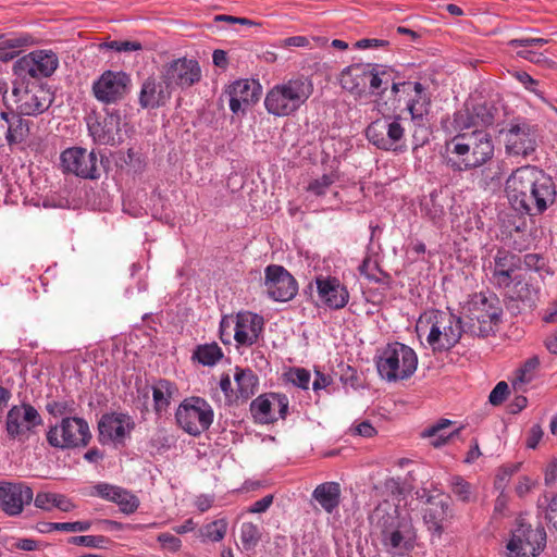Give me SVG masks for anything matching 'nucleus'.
Returning a JSON list of instances; mask_svg holds the SVG:
<instances>
[{
	"label": "nucleus",
	"mask_w": 557,
	"mask_h": 557,
	"mask_svg": "<svg viewBox=\"0 0 557 557\" xmlns=\"http://www.w3.org/2000/svg\"><path fill=\"white\" fill-rule=\"evenodd\" d=\"M505 190L516 210L530 214L543 213L557 196L552 176L534 165L513 171L506 181Z\"/></svg>",
	"instance_id": "f257e3e1"
},
{
	"label": "nucleus",
	"mask_w": 557,
	"mask_h": 557,
	"mask_svg": "<svg viewBox=\"0 0 557 557\" xmlns=\"http://www.w3.org/2000/svg\"><path fill=\"white\" fill-rule=\"evenodd\" d=\"M494 157V143L484 129L457 133L444 145V161L453 172H468L486 164Z\"/></svg>",
	"instance_id": "f03ea898"
},
{
	"label": "nucleus",
	"mask_w": 557,
	"mask_h": 557,
	"mask_svg": "<svg viewBox=\"0 0 557 557\" xmlns=\"http://www.w3.org/2000/svg\"><path fill=\"white\" fill-rule=\"evenodd\" d=\"M370 521L386 554L403 557L414 548V528L408 518L400 516L397 507L388 503L379 505L370 516Z\"/></svg>",
	"instance_id": "7ed1b4c3"
},
{
	"label": "nucleus",
	"mask_w": 557,
	"mask_h": 557,
	"mask_svg": "<svg viewBox=\"0 0 557 557\" xmlns=\"http://www.w3.org/2000/svg\"><path fill=\"white\" fill-rule=\"evenodd\" d=\"M417 330H428L426 342L433 351L450 350L467 331L460 317L437 309L424 312L417 323Z\"/></svg>",
	"instance_id": "20e7f679"
},
{
	"label": "nucleus",
	"mask_w": 557,
	"mask_h": 557,
	"mask_svg": "<svg viewBox=\"0 0 557 557\" xmlns=\"http://www.w3.org/2000/svg\"><path fill=\"white\" fill-rule=\"evenodd\" d=\"M313 92L312 81L305 76L274 85L265 95L264 107L274 116H289L297 112Z\"/></svg>",
	"instance_id": "39448f33"
},
{
	"label": "nucleus",
	"mask_w": 557,
	"mask_h": 557,
	"mask_svg": "<svg viewBox=\"0 0 557 557\" xmlns=\"http://www.w3.org/2000/svg\"><path fill=\"white\" fill-rule=\"evenodd\" d=\"M466 333L472 336L486 337L495 332L500 321L503 309L494 293H475L463 307Z\"/></svg>",
	"instance_id": "423d86ee"
},
{
	"label": "nucleus",
	"mask_w": 557,
	"mask_h": 557,
	"mask_svg": "<svg viewBox=\"0 0 557 557\" xmlns=\"http://www.w3.org/2000/svg\"><path fill=\"white\" fill-rule=\"evenodd\" d=\"M377 373L386 382L408 380L418 367L416 351L399 342L388 343L375 358Z\"/></svg>",
	"instance_id": "0eeeda50"
},
{
	"label": "nucleus",
	"mask_w": 557,
	"mask_h": 557,
	"mask_svg": "<svg viewBox=\"0 0 557 557\" xmlns=\"http://www.w3.org/2000/svg\"><path fill=\"white\" fill-rule=\"evenodd\" d=\"M483 270L488 283L504 292L523 276L522 257L500 247L488 260H484Z\"/></svg>",
	"instance_id": "6e6552de"
},
{
	"label": "nucleus",
	"mask_w": 557,
	"mask_h": 557,
	"mask_svg": "<svg viewBox=\"0 0 557 557\" xmlns=\"http://www.w3.org/2000/svg\"><path fill=\"white\" fill-rule=\"evenodd\" d=\"M505 140V152L509 157L528 159L539 147L540 128L525 117L512 119L502 131Z\"/></svg>",
	"instance_id": "1a4fd4ad"
},
{
	"label": "nucleus",
	"mask_w": 557,
	"mask_h": 557,
	"mask_svg": "<svg viewBox=\"0 0 557 557\" xmlns=\"http://www.w3.org/2000/svg\"><path fill=\"white\" fill-rule=\"evenodd\" d=\"M10 100L13 102L14 108L11 107L7 111H12L13 114L24 119V116H38L46 112L52 104L53 96L42 85L15 82Z\"/></svg>",
	"instance_id": "9d476101"
},
{
	"label": "nucleus",
	"mask_w": 557,
	"mask_h": 557,
	"mask_svg": "<svg viewBox=\"0 0 557 557\" xmlns=\"http://www.w3.org/2000/svg\"><path fill=\"white\" fill-rule=\"evenodd\" d=\"M400 115H384L371 122L366 128V137L380 150L405 151V127Z\"/></svg>",
	"instance_id": "9b49d317"
},
{
	"label": "nucleus",
	"mask_w": 557,
	"mask_h": 557,
	"mask_svg": "<svg viewBox=\"0 0 557 557\" xmlns=\"http://www.w3.org/2000/svg\"><path fill=\"white\" fill-rule=\"evenodd\" d=\"M214 418L211 405L202 397L185 398L177 407L175 419L178 426L191 436L208 431Z\"/></svg>",
	"instance_id": "f8f14e48"
},
{
	"label": "nucleus",
	"mask_w": 557,
	"mask_h": 557,
	"mask_svg": "<svg viewBox=\"0 0 557 557\" xmlns=\"http://www.w3.org/2000/svg\"><path fill=\"white\" fill-rule=\"evenodd\" d=\"M91 440L87 421L78 417H66L47 432V442L59 449L86 447Z\"/></svg>",
	"instance_id": "ddd939ff"
},
{
	"label": "nucleus",
	"mask_w": 557,
	"mask_h": 557,
	"mask_svg": "<svg viewBox=\"0 0 557 557\" xmlns=\"http://www.w3.org/2000/svg\"><path fill=\"white\" fill-rule=\"evenodd\" d=\"M132 88L131 75L124 71L106 70L91 85L95 99L104 106L123 101Z\"/></svg>",
	"instance_id": "4468645a"
},
{
	"label": "nucleus",
	"mask_w": 557,
	"mask_h": 557,
	"mask_svg": "<svg viewBox=\"0 0 557 557\" xmlns=\"http://www.w3.org/2000/svg\"><path fill=\"white\" fill-rule=\"evenodd\" d=\"M546 545V532L543 527L533 529L522 519L507 544L510 557H537Z\"/></svg>",
	"instance_id": "2eb2a0df"
},
{
	"label": "nucleus",
	"mask_w": 557,
	"mask_h": 557,
	"mask_svg": "<svg viewBox=\"0 0 557 557\" xmlns=\"http://www.w3.org/2000/svg\"><path fill=\"white\" fill-rule=\"evenodd\" d=\"M59 66V58L52 50L38 49L21 57L14 63L18 76L45 78L51 76Z\"/></svg>",
	"instance_id": "dca6fc26"
},
{
	"label": "nucleus",
	"mask_w": 557,
	"mask_h": 557,
	"mask_svg": "<svg viewBox=\"0 0 557 557\" xmlns=\"http://www.w3.org/2000/svg\"><path fill=\"white\" fill-rule=\"evenodd\" d=\"M264 286L269 298L274 301H289L298 292L296 278L283 267L270 264L264 270Z\"/></svg>",
	"instance_id": "f3484780"
},
{
	"label": "nucleus",
	"mask_w": 557,
	"mask_h": 557,
	"mask_svg": "<svg viewBox=\"0 0 557 557\" xmlns=\"http://www.w3.org/2000/svg\"><path fill=\"white\" fill-rule=\"evenodd\" d=\"M63 172L85 180H96L100 176L97 156L82 147H71L60 156Z\"/></svg>",
	"instance_id": "a211bd4d"
},
{
	"label": "nucleus",
	"mask_w": 557,
	"mask_h": 557,
	"mask_svg": "<svg viewBox=\"0 0 557 557\" xmlns=\"http://www.w3.org/2000/svg\"><path fill=\"white\" fill-rule=\"evenodd\" d=\"M134 428L135 422L127 413H104L98 423L99 441L102 444L124 446L126 440L131 437Z\"/></svg>",
	"instance_id": "6ab92c4d"
},
{
	"label": "nucleus",
	"mask_w": 557,
	"mask_h": 557,
	"mask_svg": "<svg viewBox=\"0 0 557 557\" xmlns=\"http://www.w3.org/2000/svg\"><path fill=\"white\" fill-rule=\"evenodd\" d=\"M44 423L38 410L30 404L14 405L7 413L5 430L9 437L22 438Z\"/></svg>",
	"instance_id": "aec40b11"
},
{
	"label": "nucleus",
	"mask_w": 557,
	"mask_h": 557,
	"mask_svg": "<svg viewBox=\"0 0 557 557\" xmlns=\"http://www.w3.org/2000/svg\"><path fill=\"white\" fill-rule=\"evenodd\" d=\"M161 73L162 78L171 89L174 87L189 88L201 78V69L198 61L187 58L172 60L163 66Z\"/></svg>",
	"instance_id": "412c9836"
},
{
	"label": "nucleus",
	"mask_w": 557,
	"mask_h": 557,
	"mask_svg": "<svg viewBox=\"0 0 557 557\" xmlns=\"http://www.w3.org/2000/svg\"><path fill=\"white\" fill-rule=\"evenodd\" d=\"M34 498L33 490L25 482H0V509L9 517L21 515Z\"/></svg>",
	"instance_id": "4be33fe9"
},
{
	"label": "nucleus",
	"mask_w": 557,
	"mask_h": 557,
	"mask_svg": "<svg viewBox=\"0 0 557 557\" xmlns=\"http://www.w3.org/2000/svg\"><path fill=\"white\" fill-rule=\"evenodd\" d=\"M122 116L120 110L106 111L104 117L88 122V131L94 141L99 145L115 146L123 141Z\"/></svg>",
	"instance_id": "5701e85b"
},
{
	"label": "nucleus",
	"mask_w": 557,
	"mask_h": 557,
	"mask_svg": "<svg viewBox=\"0 0 557 557\" xmlns=\"http://www.w3.org/2000/svg\"><path fill=\"white\" fill-rule=\"evenodd\" d=\"M30 133L29 122L12 111L0 112V149L8 146L13 151L25 143Z\"/></svg>",
	"instance_id": "b1692460"
},
{
	"label": "nucleus",
	"mask_w": 557,
	"mask_h": 557,
	"mask_svg": "<svg viewBox=\"0 0 557 557\" xmlns=\"http://www.w3.org/2000/svg\"><path fill=\"white\" fill-rule=\"evenodd\" d=\"M503 293L508 299V307L518 312L532 310L540 299V286L525 275Z\"/></svg>",
	"instance_id": "393cba45"
},
{
	"label": "nucleus",
	"mask_w": 557,
	"mask_h": 557,
	"mask_svg": "<svg viewBox=\"0 0 557 557\" xmlns=\"http://www.w3.org/2000/svg\"><path fill=\"white\" fill-rule=\"evenodd\" d=\"M320 301L331 310H341L349 302L347 287L336 276L318 275L314 278Z\"/></svg>",
	"instance_id": "a878e982"
},
{
	"label": "nucleus",
	"mask_w": 557,
	"mask_h": 557,
	"mask_svg": "<svg viewBox=\"0 0 557 557\" xmlns=\"http://www.w3.org/2000/svg\"><path fill=\"white\" fill-rule=\"evenodd\" d=\"M171 97L172 90L163 78L158 81L149 76L140 85L138 103L144 110H153L166 106Z\"/></svg>",
	"instance_id": "bb28decb"
},
{
	"label": "nucleus",
	"mask_w": 557,
	"mask_h": 557,
	"mask_svg": "<svg viewBox=\"0 0 557 557\" xmlns=\"http://www.w3.org/2000/svg\"><path fill=\"white\" fill-rule=\"evenodd\" d=\"M263 318L250 311L239 312L236 315V324L234 329V339L238 346L250 347L255 345L262 331Z\"/></svg>",
	"instance_id": "cd10ccee"
},
{
	"label": "nucleus",
	"mask_w": 557,
	"mask_h": 557,
	"mask_svg": "<svg viewBox=\"0 0 557 557\" xmlns=\"http://www.w3.org/2000/svg\"><path fill=\"white\" fill-rule=\"evenodd\" d=\"M94 494L119 506L125 515L134 513L139 505V498L131 491L109 483H98L94 486Z\"/></svg>",
	"instance_id": "c85d7f7f"
},
{
	"label": "nucleus",
	"mask_w": 557,
	"mask_h": 557,
	"mask_svg": "<svg viewBox=\"0 0 557 557\" xmlns=\"http://www.w3.org/2000/svg\"><path fill=\"white\" fill-rule=\"evenodd\" d=\"M261 94L260 85L252 81L239 79L230 87V109L238 113L243 106H250L259 100Z\"/></svg>",
	"instance_id": "c756f323"
},
{
	"label": "nucleus",
	"mask_w": 557,
	"mask_h": 557,
	"mask_svg": "<svg viewBox=\"0 0 557 557\" xmlns=\"http://www.w3.org/2000/svg\"><path fill=\"white\" fill-rule=\"evenodd\" d=\"M370 64H352L345 67L339 75V84L348 92L361 97L366 94Z\"/></svg>",
	"instance_id": "7c9ffc66"
},
{
	"label": "nucleus",
	"mask_w": 557,
	"mask_h": 557,
	"mask_svg": "<svg viewBox=\"0 0 557 557\" xmlns=\"http://www.w3.org/2000/svg\"><path fill=\"white\" fill-rule=\"evenodd\" d=\"M341 485L337 482H324L313 490L311 497L327 513L336 510L341 504Z\"/></svg>",
	"instance_id": "2f4dec72"
},
{
	"label": "nucleus",
	"mask_w": 557,
	"mask_h": 557,
	"mask_svg": "<svg viewBox=\"0 0 557 557\" xmlns=\"http://www.w3.org/2000/svg\"><path fill=\"white\" fill-rule=\"evenodd\" d=\"M413 95L407 101V110L410 113L411 121L422 122L428 119L431 109V98L426 88L420 83L412 84Z\"/></svg>",
	"instance_id": "473e14b6"
},
{
	"label": "nucleus",
	"mask_w": 557,
	"mask_h": 557,
	"mask_svg": "<svg viewBox=\"0 0 557 557\" xmlns=\"http://www.w3.org/2000/svg\"><path fill=\"white\" fill-rule=\"evenodd\" d=\"M456 422L442 418L434 424L424 429L421 436L431 440V445L434 447H441L445 445L450 438L457 436L460 433L462 426L456 428L453 431H446L448 428L455 425Z\"/></svg>",
	"instance_id": "72a5a7b5"
},
{
	"label": "nucleus",
	"mask_w": 557,
	"mask_h": 557,
	"mask_svg": "<svg viewBox=\"0 0 557 557\" xmlns=\"http://www.w3.org/2000/svg\"><path fill=\"white\" fill-rule=\"evenodd\" d=\"M234 381L236 384V395L235 398L238 399H248L250 398L258 387V376L253 373V371L249 368H235Z\"/></svg>",
	"instance_id": "f704fd0d"
},
{
	"label": "nucleus",
	"mask_w": 557,
	"mask_h": 557,
	"mask_svg": "<svg viewBox=\"0 0 557 557\" xmlns=\"http://www.w3.org/2000/svg\"><path fill=\"white\" fill-rule=\"evenodd\" d=\"M395 78L393 69L370 64L368 85L371 94L382 96L387 90L389 83Z\"/></svg>",
	"instance_id": "c9c22d12"
},
{
	"label": "nucleus",
	"mask_w": 557,
	"mask_h": 557,
	"mask_svg": "<svg viewBox=\"0 0 557 557\" xmlns=\"http://www.w3.org/2000/svg\"><path fill=\"white\" fill-rule=\"evenodd\" d=\"M33 499L35 507L45 511L58 508L61 511L69 512L75 508L74 503L69 497L59 493L38 492Z\"/></svg>",
	"instance_id": "e433bc0d"
},
{
	"label": "nucleus",
	"mask_w": 557,
	"mask_h": 557,
	"mask_svg": "<svg viewBox=\"0 0 557 557\" xmlns=\"http://www.w3.org/2000/svg\"><path fill=\"white\" fill-rule=\"evenodd\" d=\"M177 393L176 384L165 380H158L152 386L153 407L157 413L166 411L171 400Z\"/></svg>",
	"instance_id": "4c0bfd02"
},
{
	"label": "nucleus",
	"mask_w": 557,
	"mask_h": 557,
	"mask_svg": "<svg viewBox=\"0 0 557 557\" xmlns=\"http://www.w3.org/2000/svg\"><path fill=\"white\" fill-rule=\"evenodd\" d=\"M275 403L271 397V393L263 394L253 399L250 404V412L256 421L269 424L277 421L274 412Z\"/></svg>",
	"instance_id": "58836bf2"
},
{
	"label": "nucleus",
	"mask_w": 557,
	"mask_h": 557,
	"mask_svg": "<svg viewBox=\"0 0 557 557\" xmlns=\"http://www.w3.org/2000/svg\"><path fill=\"white\" fill-rule=\"evenodd\" d=\"M451 517V510L447 502L440 500L431 504L425 510L423 519L429 529L437 533L444 531V523Z\"/></svg>",
	"instance_id": "ea45409f"
},
{
	"label": "nucleus",
	"mask_w": 557,
	"mask_h": 557,
	"mask_svg": "<svg viewBox=\"0 0 557 557\" xmlns=\"http://www.w3.org/2000/svg\"><path fill=\"white\" fill-rule=\"evenodd\" d=\"M223 356L222 348L215 342L198 345L193 351V360L206 367L215 366Z\"/></svg>",
	"instance_id": "a19ab883"
},
{
	"label": "nucleus",
	"mask_w": 557,
	"mask_h": 557,
	"mask_svg": "<svg viewBox=\"0 0 557 557\" xmlns=\"http://www.w3.org/2000/svg\"><path fill=\"white\" fill-rule=\"evenodd\" d=\"M337 175L330 173L311 181L307 186V191L317 198H323L331 194L333 198H337L338 193L334 189Z\"/></svg>",
	"instance_id": "79ce46f5"
},
{
	"label": "nucleus",
	"mask_w": 557,
	"mask_h": 557,
	"mask_svg": "<svg viewBox=\"0 0 557 557\" xmlns=\"http://www.w3.org/2000/svg\"><path fill=\"white\" fill-rule=\"evenodd\" d=\"M227 521L225 519H216L198 530V537L202 543H218L221 542L227 532Z\"/></svg>",
	"instance_id": "37998d69"
},
{
	"label": "nucleus",
	"mask_w": 557,
	"mask_h": 557,
	"mask_svg": "<svg viewBox=\"0 0 557 557\" xmlns=\"http://www.w3.org/2000/svg\"><path fill=\"white\" fill-rule=\"evenodd\" d=\"M539 366V358L531 357L519 369H517L515 379L511 382L515 391H524L523 386L533 381L535 376V370Z\"/></svg>",
	"instance_id": "c03bdc74"
},
{
	"label": "nucleus",
	"mask_w": 557,
	"mask_h": 557,
	"mask_svg": "<svg viewBox=\"0 0 557 557\" xmlns=\"http://www.w3.org/2000/svg\"><path fill=\"white\" fill-rule=\"evenodd\" d=\"M261 536L262 533L258 524L252 522L242 523L239 529V540L244 550H253L261 541Z\"/></svg>",
	"instance_id": "a18cd8bd"
},
{
	"label": "nucleus",
	"mask_w": 557,
	"mask_h": 557,
	"mask_svg": "<svg viewBox=\"0 0 557 557\" xmlns=\"http://www.w3.org/2000/svg\"><path fill=\"white\" fill-rule=\"evenodd\" d=\"M311 374L309 370L299 367H290L283 373V380L298 388H309Z\"/></svg>",
	"instance_id": "49530a36"
},
{
	"label": "nucleus",
	"mask_w": 557,
	"mask_h": 557,
	"mask_svg": "<svg viewBox=\"0 0 557 557\" xmlns=\"http://www.w3.org/2000/svg\"><path fill=\"white\" fill-rule=\"evenodd\" d=\"M453 127L457 133L479 129L470 109L458 110L453 115Z\"/></svg>",
	"instance_id": "de8ad7c7"
},
{
	"label": "nucleus",
	"mask_w": 557,
	"mask_h": 557,
	"mask_svg": "<svg viewBox=\"0 0 557 557\" xmlns=\"http://www.w3.org/2000/svg\"><path fill=\"white\" fill-rule=\"evenodd\" d=\"M359 272L367 280L374 283H383V278L388 277V275L380 269L376 261L372 260L370 257L363 259L359 265Z\"/></svg>",
	"instance_id": "09e8293b"
},
{
	"label": "nucleus",
	"mask_w": 557,
	"mask_h": 557,
	"mask_svg": "<svg viewBox=\"0 0 557 557\" xmlns=\"http://www.w3.org/2000/svg\"><path fill=\"white\" fill-rule=\"evenodd\" d=\"M449 486L453 494L462 503H469L472 497L471 484L461 475H453L449 478Z\"/></svg>",
	"instance_id": "8fccbe9b"
},
{
	"label": "nucleus",
	"mask_w": 557,
	"mask_h": 557,
	"mask_svg": "<svg viewBox=\"0 0 557 557\" xmlns=\"http://www.w3.org/2000/svg\"><path fill=\"white\" fill-rule=\"evenodd\" d=\"M413 125L412 131V145L413 149L423 147L430 141L431 129L429 120L423 119L422 122L411 121Z\"/></svg>",
	"instance_id": "3c124183"
},
{
	"label": "nucleus",
	"mask_w": 557,
	"mask_h": 557,
	"mask_svg": "<svg viewBox=\"0 0 557 557\" xmlns=\"http://www.w3.org/2000/svg\"><path fill=\"white\" fill-rule=\"evenodd\" d=\"M27 40L23 37L0 38V57L3 60L13 59L18 48L25 46Z\"/></svg>",
	"instance_id": "603ef678"
},
{
	"label": "nucleus",
	"mask_w": 557,
	"mask_h": 557,
	"mask_svg": "<svg viewBox=\"0 0 557 557\" xmlns=\"http://www.w3.org/2000/svg\"><path fill=\"white\" fill-rule=\"evenodd\" d=\"M67 543L90 548H103L108 539L103 535H75L67 539Z\"/></svg>",
	"instance_id": "864d4df0"
},
{
	"label": "nucleus",
	"mask_w": 557,
	"mask_h": 557,
	"mask_svg": "<svg viewBox=\"0 0 557 557\" xmlns=\"http://www.w3.org/2000/svg\"><path fill=\"white\" fill-rule=\"evenodd\" d=\"M539 506L545 507V518L548 523L557 531V494H545L539 499Z\"/></svg>",
	"instance_id": "5fc2aeb1"
},
{
	"label": "nucleus",
	"mask_w": 557,
	"mask_h": 557,
	"mask_svg": "<svg viewBox=\"0 0 557 557\" xmlns=\"http://www.w3.org/2000/svg\"><path fill=\"white\" fill-rule=\"evenodd\" d=\"M474 121L476 122L478 128L480 126H490L494 123L495 115L493 110L485 103L475 104L470 109Z\"/></svg>",
	"instance_id": "6e6d98bb"
},
{
	"label": "nucleus",
	"mask_w": 557,
	"mask_h": 557,
	"mask_svg": "<svg viewBox=\"0 0 557 557\" xmlns=\"http://www.w3.org/2000/svg\"><path fill=\"white\" fill-rule=\"evenodd\" d=\"M422 211L433 223H438L445 215L444 207L436 202L434 194H431L429 201L422 205Z\"/></svg>",
	"instance_id": "4d7b16f0"
},
{
	"label": "nucleus",
	"mask_w": 557,
	"mask_h": 557,
	"mask_svg": "<svg viewBox=\"0 0 557 557\" xmlns=\"http://www.w3.org/2000/svg\"><path fill=\"white\" fill-rule=\"evenodd\" d=\"M511 75L530 92L534 94L541 99H544L543 92L537 88L539 81L534 79L530 74L524 71H515Z\"/></svg>",
	"instance_id": "13d9d810"
},
{
	"label": "nucleus",
	"mask_w": 557,
	"mask_h": 557,
	"mask_svg": "<svg viewBox=\"0 0 557 557\" xmlns=\"http://www.w3.org/2000/svg\"><path fill=\"white\" fill-rule=\"evenodd\" d=\"M157 541L160 543L162 549L170 553H177L182 548V541L180 537L164 532L157 536Z\"/></svg>",
	"instance_id": "bf43d9fd"
},
{
	"label": "nucleus",
	"mask_w": 557,
	"mask_h": 557,
	"mask_svg": "<svg viewBox=\"0 0 557 557\" xmlns=\"http://www.w3.org/2000/svg\"><path fill=\"white\" fill-rule=\"evenodd\" d=\"M508 394H509V386H508L507 382L500 381L495 385V387L490 393L488 401L493 406H499L506 400Z\"/></svg>",
	"instance_id": "052dcab7"
},
{
	"label": "nucleus",
	"mask_w": 557,
	"mask_h": 557,
	"mask_svg": "<svg viewBox=\"0 0 557 557\" xmlns=\"http://www.w3.org/2000/svg\"><path fill=\"white\" fill-rule=\"evenodd\" d=\"M108 49L116 51V52H131L138 51L143 49V46L139 41H131V40H112L104 45Z\"/></svg>",
	"instance_id": "680f3d73"
},
{
	"label": "nucleus",
	"mask_w": 557,
	"mask_h": 557,
	"mask_svg": "<svg viewBox=\"0 0 557 557\" xmlns=\"http://www.w3.org/2000/svg\"><path fill=\"white\" fill-rule=\"evenodd\" d=\"M271 397L275 403L274 412L276 413L277 420L285 419L288 413V397L285 394L281 393H271Z\"/></svg>",
	"instance_id": "e2e57ef3"
},
{
	"label": "nucleus",
	"mask_w": 557,
	"mask_h": 557,
	"mask_svg": "<svg viewBox=\"0 0 557 557\" xmlns=\"http://www.w3.org/2000/svg\"><path fill=\"white\" fill-rule=\"evenodd\" d=\"M549 40L540 37H522L515 38L508 41V46L511 48L516 47H542L548 44Z\"/></svg>",
	"instance_id": "0e129e2a"
},
{
	"label": "nucleus",
	"mask_w": 557,
	"mask_h": 557,
	"mask_svg": "<svg viewBox=\"0 0 557 557\" xmlns=\"http://www.w3.org/2000/svg\"><path fill=\"white\" fill-rule=\"evenodd\" d=\"M92 522L90 520H82L74 522H59V531L63 532H86L90 530Z\"/></svg>",
	"instance_id": "69168bd1"
},
{
	"label": "nucleus",
	"mask_w": 557,
	"mask_h": 557,
	"mask_svg": "<svg viewBox=\"0 0 557 557\" xmlns=\"http://www.w3.org/2000/svg\"><path fill=\"white\" fill-rule=\"evenodd\" d=\"M530 271H540L544 265V259L537 253H527L522 258V267Z\"/></svg>",
	"instance_id": "338daca9"
},
{
	"label": "nucleus",
	"mask_w": 557,
	"mask_h": 557,
	"mask_svg": "<svg viewBox=\"0 0 557 557\" xmlns=\"http://www.w3.org/2000/svg\"><path fill=\"white\" fill-rule=\"evenodd\" d=\"M273 504V495L269 494L262 497L261 499L255 502L247 511L249 513H262L265 512L270 506Z\"/></svg>",
	"instance_id": "774afa93"
}]
</instances>
